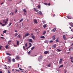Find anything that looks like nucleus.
Instances as JSON below:
<instances>
[{
	"label": "nucleus",
	"mask_w": 73,
	"mask_h": 73,
	"mask_svg": "<svg viewBox=\"0 0 73 73\" xmlns=\"http://www.w3.org/2000/svg\"><path fill=\"white\" fill-rule=\"evenodd\" d=\"M42 56H40L38 57V60L39 61H41V60H42Z\"/></svg>",
	"instance_id": "obj_1"
},
{
	"label": "nucleus",
	"mask_w": 73,
	"mask_h": 73,
	"mask_svg": "<svg viewBox=\"0 0 73 73\" xmlns=\"http://www.w3.org/2000/svg\"><path fill=\"white\" fill-rule=\"evenodd\" d=\"M37 14L38 15H42V12L40 11H38L37 13Z\"/></svg>",
	"instance_id": "obj_2"
},
{
	"label": "nucleus",
	"mask_w": 73,
	"mask_h": 73,
	"mask_svg": "<svg viewBox=\"0 0 73 73\" xmlns=\"http://www.w3.org/2000/svg\"><path fill=\"white\" fill-rule=\"evenodd\" d=\"M69 25H70V26L71 27H73V24L72 23H69Z\"/></svg>",
	"instance_id": "obj_3"
},
{
	"label": "nucleus",
	"mask_w": 73,
	"mask_h": 73,
	"mask_svg": "<svg viewBox=\"0 0 73 73\" xmlns=\"http://www.w3.org/2000/svg\"><path fill=\"white\" fill-rule=\"evenodd\" d=\"M62 60H63V59L60 58V61H59V63L60 64H61L62 63Z\"/></svg>",
	"instance_id": "obj_4"
},
{
	"label": "nucleus",
	"mask_w": 73,
	"mask_h": 73,
	"mask_svg": "<svg viewBox=\"0 0 73 73\" xmlns=\"http://www.w3.org/2000/svg\"><path fill=\"white\" fill-rule=\"evenodd\" d=\"M16 58L17 60H19L20 58L18 56H17L16 57Z\"/></svg>",
	"instance_id": "obj_5"
},
{
	"label": "nucleus",
	"mask_w": 73,
	"mask_h": 73,
	"mask_svg": "<svg viewBox=\"0 0 73 73\" xmlns=\"http://www.w3.org/2000/svg\"><path fill=\"white\" fill-rule=\"evenodd\" d=\"M56 28H54V29L52 30L51 31H52V32H55L56 31Z\"/></svg>",
	"instance_id": "obj_6"
},
{
	"label": "nucleus",
	"mask_w": 73,
	"mask_h": 73,
	"mask_svg": "<svg viewBox=\"0 0 73 73\" xmlns=\"http://www.w3.org/2000/svg\"><path fill=\"white\" fill-rule=\"evenodd\" d=\"M53 47L54 48H56V44H55L53 45Z\"/></svg>",
	"instance_id": "obj_7"
},
{
	"label": "nucleus",
	"mask_w": 73,
	"mask_h": 73,
	"mask_svg": "<svg viewBox=\"0 0 73 73\" xmlns=\"http://www.w3.org/2000/svg\"><path fill=\"white\" fill-rule=\"evenodd\" d=\"M34 11H36V12H38V10H36L37 9L36 8H34Z\"/></svg>",
	"instance_id": "obj_8"
},
{
	"label": "nucleus",
	"mask_w": 73,
	"mask_h": 73,
	"mask_svg": "<svg viewBox=\"0 0 73 73\" xmlns=\"http://www.w3.org/2000/svg\"><path fill=\"white\" fill-rule=\"evenodd\" d=\"M8 61L9 62H11V58H9L8 59Z\"/></svg>",
	"instance_id": "obj_9"
},
{
	"label": "nucleus",
	"mask_w": 73,
	"mask_h": 73,
	"mask_svg": "<svg viewBox=\"0 0 73 73\" xmlns=\"http://www.w3.org/2000/svg\"><path fill=\"white\" fill-rule=\"evenodd\" d=\"M30 35V34H29V33H27L25 35V36L27 37V36H29Z\"/></svg>",
	"instance_id": "obj_10"
},
{
	"label": "nucleus",
	"mask_w": 73,
	"mask_h": 73,
	"mask_svg": "<svg viewBox=\"0 0 73 73\" xmlns=\"http://www.w3.org/2000/svg\"><path fill=\"white\" fill-rule=\"evenodd\" d=\"M69 50L70 51V50H73V48L72 47H70L69 49Z\"/></svg>",
	"instance_id": "obj_11"
},
{
	"label": "nucleus",
	"mask_w": 73,
	"mask_h": 73,
	"mask_svg": "<svg viewBox=\"0 0 73 73\" xmlns=\"http://www.w3.org/2000/svg\"><path fill=\"white\" fill-rule=\"evenodd\" d=\"M38 6L39 9H41V5H38Z\"/></svg>",
	"instance_id": "obj_12"
},
{
	"label": "nucleus",
	"mask_w": 73,
	"mask_h": 73,
	"mask_svg": "<svg viewBox=\"0 0 73 73\" xmlns=\"http://www.w3.org/2000/svg\"><path fill=\"white\" fill-rule=\"evenodd\" d=\"M29 42H33V41H32V39H29Z\"/></svg>",
	"instance_id": "obj_13"
},
{
	"label": "nucleus",
	"mask_w": 73,
	"mask_h": 73,
	"mask_svg": "<svg viewBox=\"0 0 73 73\" xmlns=\"http://www.w3.org/2000/svg\"><path fill=\"white\" fill-rule=\"evenodd\" d=\"M63 38L65 40H66V37H65V35H63Z\"/></svg>",
	"instance_id": "obj_14"
},
{
	"label": "nucleus",
	"mask_w": 73,
	"mask_h": 73,
	"mask_svg": "<svg viewBox=\"0 0 73 73\" xmlns=\"http://www.w3.org/2000/svg\"><path fill=\"white\" fill-rule=\"evenodd\" d=\"M53 40H56V38H55V35H54L52 37Z\"/></svg>",
	"instance_id": "obj_15"
},
{
	"label": "nucleus",
	"mask_w": 73,
	"mask_h": 73,
	"mask_svg": "<svg viewBox=\"0 0 73 73\" xmlns=\"http://www.w3.org/2000/svg\"><path fill=\"white\" fill-rule=\"evenodd\" d=\"M67 18L68 19H71V18H72V17L70 16H68Z\"/></svg>",
	"instance_id": "obj_16"
},
{
	"label": "nucleus",
	"mask_w": 73,
	"mask_h": 73,
	"mask_svg": "<svg viewBox=\"0 0 73 73\" xmlns=\"http://www.w3.org/2000/svg\"><path fill=\"white\" fill-rule=\"evenodd\" d=\"M57 51L58 52H61V50L58 49Z\"/></svg>",
	"instance_id": "obj_17"
},
{
	"label": "nucleus",
	"mask_w": 73,
	"mask_h": 73,
	"mask_svg": "<svg viewBox=\"0 0 73 73\" xmlns=\"http://www.w3.org/2000/svg\"><path fill=\"white\" fill-rule=\"evenodd\" d=\"M49 53V51H45L44 52V54H47Z\"/></svg>",
	"instance_id": "obj_18"
},
{
	"label": "nucleus",
	"mask_w": 73,
	"mask_h": 73,
	"mask_svg": "<svg viewBox=\"0 0 73 73\" xmlns=\"http://www.w3.org/2000/svg\"><path fill=\"white\" fill-rule=\"evenodd\" d=\"M6 54H7V55H8V56H12V55H11V54L9 53H6Z\"/></svg>",
	"instance_id": "obj_19"
},
{
	"label": "nucleus",
	"mask_w": 73,
	"mask_h": 73,
	"mask_svg": "<svg viewBox=\"0 0 73 73\" xmlns=\"http://www.w3.org/2000/svg\"><path fill=\"white\" fill-rule=\"evenodd\" d=\"M31 37L33 39V40H35V36H31Z\"/></svg>",
	"instance_id": "obj_20"
},
{
	"label": "nucleus",
	"mask_w": 73,
	"mask_h": 73,
	"mask_svg": "<svg viewBox=\"0 0 73 73\" xmlns=\"http://www.w3.org/2000/svg\"><path fill=\"white\" fill-rule=\"evenodd\" d=\"M43 28H46V24L44 25L43 26Z\"/></svg>",
	"instance_id": "obj_21"
},
{
	"label": "nucleus",
	"mask_w": 73,
	"mask_h": 73,
	"mask_svg": "<svg viewBox=\"0 0 73 73\" xmlns=\"http://www.w3.org/2000/svg\"><path fill=\"white\" fill-rule=\"evenodd\" d=\"M18 37L19 38H21V35L19 34L18 36Z\"/></svg>",
	"instance_id": "obj_22"
},
{
	"label": "nucleus",
	"mask_w": 73,
	"mask_h": 73,
	"mask_svg": "<svg viewBox=\"0 0 73 73\" xmlns=\"http://www.w3.org/2000/svg\"><path fill=\"white\" fill-rule=\"evenodd\" d=\"M34 23H35L36 24H37L38 23L37 21V20H34Z\"/></svg>",
	"instance_id": "obj_23"
},
{
	"label": "nucleus",
	"mask_w": 73,
	"mask_h": 73,
	"mask_svg": "<svg viewBox=\"0 0 73 73\" xmlns=\"http://www.w3.org/2000/svg\"><path fill=\"white\" fill-rule=\"evenodd\" d=\"M41 38H45V37L44 36H41L40 37Z\"/></svg>",
	"instance_id": "obj_24"
},
{
	"label": "nucleus",
	"mask_w": 73,
	"mask_h": 73,
	"mask_svg": "<svg viewBox=\"0 0 73 73\" xmlns=\"http://www.w3.org/2000/svg\"><path fill=\"white\" fill-rule=\"evenodd\" d=\"M35 46H34L33 47L31 48V50H33V49H35Z\"/></svg>",
	"instance_id": "obj_25"
},
{
	"label": "nucleus",
	"mask_w": 73,
	"mask_h": 73,
	"mask_svg": "<svg viewBox=\"0 0 73 73\" xmlns=\"http://www.w3.org/2000/svg\"><path fill=\"white\" fill-rule=\"evenodd\" d=\"M17 44L18 45H19V41H17Z\"/></svg>",
	"instance_id": "obj_26"
},
{
	"label": "nucleus",
	"mask_w": 73,
	"mask_h": 73,
	"mask_svg": "<svg viewBox=\"0 0 73 73\" xmlns=\"http://www.w3.org/2000/svg\"><path fill=\"white\" fill-rule=\"evenodd\" d=\"M42 23H43V24H45L46 23V21H42Z\"/></svg>",
	"instance_id": "obj_27"
},
{
	"label": "nucleus",
	"mask_w": 73,
	"mask_h": 73,
	"mask_svg": "<svg viewBox=\"0 0 73 73\" xmlns=\"http://www.w3.org/2000/svg\"><path fill=\"white\" fill-rule=\"evenodd\" d=\"M53 41H54V40H50L49 41V42L50 43H52V42H53Z\"/></svg>",
	"instance_id": "obj_28"
},
{
	"label": "nucleus",
	"mask_w": 73,
	"mask_h": 73,
	"mask_svg": "<svg viewBox=\"0 0 73 73\" xmlns=\"http://www.w3.org/2000/svg\"><path fill=\"white\" fill-rule=\"evenodd\" d=\"M23 11L25 12H25H27V11L25 10V9H24L23 10Z\"/></svg>",
	"instance_id": "obj_29"
},
{
	"label": "nucleus",
	"mask_w": 73,
	"mask_h": 73,
	"mask_svg": "<svg viewBox=\"0 0 73 73\" xmlns=\"http://www.w3.org/2000/svg\"><path fill=\"white\" fill-rule=\"evenodd\" d=\"M9 45H6L5 46L6 49H8V46Z\"/></svg>",
	"instance_id": "obj_30"
},
{
	"label": "nucleus",
	"mask_w": 73,
	"mask_h": 73,
	"mask_svg": "<svg viewBox=\"0 0 73 73\" xmlns=\"http://www.w3.org/2000/svg\"><path fill=\"white\" fill-rule=\"evenodd\" d=\"M18 35V33H16L15 35V37H17V36Z\"/></svg>",
	"instance_id": "obj_31"
},
{
	"label": "nucleus",
	"mask_w": 73,
	"mask_h": 73,
	"mask_svg": "<svg viewBox=\"0 0 73 73\" xmlns=\"http://www.w3.org/2000/svg\"><path fill=\"white\" fill-rule=\"evenodd\" d=\"M63 65H60V66H59V68H62V67H63Z\"/></svg>",
	"instance_id": "obj_32"
},
{
	"label": "nucleus",
	"mask_w": 73,
	"mask_h": 73,
	"mask_svg": "<svg viewBox=\"0 0 73 73\" xmlns=\"http://www.w3.org/2000/svg\"><path fill=\"white\" fill-rule=\"evenodd\" d=\"M28 46V44H27V43H26L25 44V46L26 47H27Z\"/></svg>",
	"instance_id": "obj_33"
},
{
	"label": "nucleus",
	"mask_w": 73,
	"mask_h": 73,
	"mask_svg": "<svg viewBox=\"0 0 73 73\" xmlns=\"http://www.w3.org/2000/svg\"><path fill=\"white\" fill-rule=\"evenodd\" d=\"M7 30H5L3 31V33H6V32H7Z\"/></svg>",
	"instance_id": "obj_34"
},
{
	"label": "nucleus",
	"mask_w": 73,
	"mask_h": 73,
	"mask_svg": "<svg viewBox=\"0 0 73 73\" xmlns=\"http://www.w3.org/2000/svg\"><path fill=\"white\" fill-rule=\"evenodd\" d=\"M55 42H58V38H57L56 40H55Z\"/></svg>",
	"instance_id": "obj_35"
},
{
	"label": "nucleus",
	"mask_w": 73,
	"mask_h": 73,
	"mask_svg": "<svg viewBox=\"0 0 73 73\" xmlns=\"http://www.w3.org/2000/svg\"><path fill=\"white\" fill-rule=\"evenodd\" d=\"M17 9H15V13H17Z\"/></svg>",
	"instance_id": "obj_36"
},
{
	"label": "nucleus",
	"mask_w": 73,
	"mask_h": 73,
	"mask_svg": "<svg viewBox=\"0 0 73 73\" xmlns=\"http://www.w3.org/2000/svg\"><path fill=\"white\" fill-rule=\"evenodd\" d=\"M29 44L30 45V46H30V47H31V46H32V44H31V43L30 42L29 43Z\"/></svg>",
	"instance_id": "obj_37"
},
{
	"label": "nucleus",
	"mask_w": 73,
	"mask_h": 73,
	"mask_svg": "<svg viewBox=\"0 0 73 73\" xmlns=\"http://www.w3.org/2000/svg\"><path fill=\"white\" fill-rule=\"evenodd\" d=\"M70 59H71V61L72 62V61H73L72 60H73V57H71L70 58Z\"/></svg>",
	"instance_id": "obj_38"
},
{
	"label": "nucleus",
	"mask_w": 73,
	"mask_h": 73,
	"mask_svg": "<svg viewBox=\"0 0 73 73\" xmlns=\"http://www.w3.org/2000/svg\"><path fill=\"white\" fill-rule=\"evenodd\" d=\"M10 42H12V41H11V40L9 41L8 42V44H9V43H10Z\"/></svg>",
	"instance_id": "obj_39"
},
{
	"label": "nucleus",
	"mask_w": 73,
	"mask_h": 73,
	"mask_svg": "<svg viewBox=\"0 0 73 73\" xmlns=\"http://www.w3.org/2000/svg\"><path fill=\"white\" fill-rule=\"evenodd\" d=\"M46 33V31H44L43 33V35H45Z\"/></svg>",
	"instance_id": "obj_40"
},
{
	"label": "nucleus",
	"mask_w": 73,
	"mask_h": 73,
	"mask_svg": "<svg viewBox=\"0 0 73 73\" xmlns=\"http://www.w3.org/2000/svg\"><path fill=\"white\" fill-rule=\"evenodd\" d=\"M31 50L29 51V52H28V54H30V53H31Z\"/></svg>",
	"instance_id": "obj_41"
},
{
	"label": "nucleus",
	"mask_w": 73,
	"mask_h": 73,
	"mask_svg": "<svg viewBox=\"0 0 73 73\" xmlns=\"http://www.w3.org/2000/svg\"><path fill=\"white\" fill-rule=\"evenodd\" d=\"M15 61H16V60H15V59H13V62H15Z\"/></svg>",
	"instance_id": "obj_42"
},
{
	"label": "nucleus",
	"mask_w": 73,
	"mask_h": 73,
	"mask_svg": "<svg viewBox=\"0 0 73 73\" xmlns=\"http://www.w3.org/2000/svg\"><path fill=\"white\" fill-rule=\"evenodd\" d=\"M19 71H20V70H16V72H19Z\"/></svg>",
	"instance_id": "obj_43"
},
{
	"label": "nucleus",
	"mask_w": 73,
	"mask_h": 73,
	"mask_svg": "<svg viewBox=\"0 0 73 73\" xmlns=\"http://www.w3.org/2000/svg\"><path fill=\"white\" fill-rule=\"evenodd\" d=\"M11 24H12V23H10L9 25V26H11Z\"/></svg>",
	"instance_id": "obj_44"
},
{
	"label": "nucleus",
	"mask_w": 73,
	"mask_h": 73,
	"mask_svg": "<svg viewBox=\"0 0 73 73\" xmlns=\"http://www.w3.org/2000/svg\"><path fill=\"white\" fill-rule=\"evenodd\" d=\"M30 46H29L27 48H26V49H27V50H28V49H29V48H30Z\"/></svg>",
	"instance_id": "obj_45"
},
{
	"label": "nucleus",
	"mask_w": 73,
	"mask_h": 73,
	"mask_svg": "<svg viewBox=\"0 0 73 73\" xmlns=\"http://www.w3.org/2000/svg\"><path fill=\"white\" fill-rule=\"evenodd\" d=\"M45 43H46V44H48V42L46 40L45 41Z\"/></svg>",
	"instance_id": "obj_46"
},
{
	"label": "nucleus",
	"mask_w": 73,
	"mask_h": 73,
	"mask_svg": "<svg viewBox=\"0 0 73 73\" xmlns=\"http://www.w3.org/2000/svg\"><path fill=\"white\" fill-rule=\"evenodd\" d=\"M5 24H2V27H4V26H5Z\"/></svg>",
	"instance_id": "obj_47"
},
{
	"label": "nucleus",
	"mask_w": 73,
	"mask_h": 73,
	"mask_svg": "<svg viewBox=\"0 0 73 73\" xmlns=\"http://www.w3.org/2000/svg\"><path fill=\"white\" fill-rule=\"evenodd\" d=\"M23 19H22L20 21V22H21L23 20Z\"/></svg>",
	"instance_id": "obj_48"
},
{
	"label": "nucleus",
	"mask_w": 73,
	"mask_h": 73,
	"mask_svg": "<svg viewBox=\"0 0 73 73\" xmlns=\"http://www.w3.org/2000/svg\"><path fill=\"white\" fill-rule=\"evenodd\" d=\"M48 67H50V63L48 65Z\"/></svg>",
	"instance_id": "obj_49"
},
{
	"label": "nucleus",
	"mask_w": 73,
	"mask_h": 73,
	"mask_svg": "<svg viewBox=\"0 0 73 73\" xmlns=\"http://www.w3.org/2000/svg\"><path fill=\"white\" fill-rule=\"evenodd\" d=\"M44 5H48V4H47V3H44Z\"/></svg>",
	"instance_id": "obj_50"
},
{
	"label": "nucleus",
	"mask_w": 73,
	"mask_h": 73,
	"mask_svg": "<svg viewBox=\"0 0 73 73\" xmlns=\"http://www.w3.org/2000/svg\"><path fill=\"white\" fill-rule=\"evenodd\" d=\"M7 23V21H5V25H6Z\"/></svg>",
	"instance_id": "obj_51"
},
{
	"label": "nucleus",
	"mask_w": 73,
	"mask_h": 73,
	"mask_svg": "<svg viewBox=\"0 0 73 73\" xmlns=\"http://www.w3.org/2000/svg\"><path fill=\"white\" fill-rule=\"evenodd\" d=\"M19 69L20 70H23L22 69H21V68H19Z\"/></svg>",
	"instance_id": "obj_52"
},
{
	"label": "nucleus",
	"mask_w": 73,
	"mask_h": 73,
	"mask_svg": "<svg viewBox=\"0 0 73 73\" xmlns=\"http://www.w3.org/2000/svg\"><path fill=\"white\" fill-rule=\"evenodd\" d=\"M50 3H49L48 4V5H48V6H50Z\"/></svg>",
	"instance_id": "obj_53"
},
{
	"label": "nucleus",
	"mask_w": 73,
	"mask_h": 73,
	"mask_svg": "<svg viewBox=\"0 0 73 73\" xmlns=\"http://www.w3.org/2000/svg\"><path fill=\"white\" fill-rule=\"evenodd\" d=\"M23 48L24 50H25V46H23Z\"/></svg>",
	"instance_id": "obj_54"
},
{
	"label": "nucleus",
	"mask_w": 73,
	"mask_h": 73,
	"mask_svg": "<svg viewBox=\"0 0 73 73\" xmlns=\"http://www.w3.org/2000/svg\"><path fill=\"white\" fill-rule=\"evenodd\" d=\"M64 73H66V70H64Z\"/></svg>",
	"instance_id": "obj_55"
},
{
	"label": "nucleus",
	"mask_w": 73,
	"mask_h": 73,
	"mask_svg": "<svg viewBox=\"0 0 73 73\" xmlns=\"http://www.w3.org/2000/svg\"><path fill=\"white\" fill-rule=\"evenodd\" d=\"M8 73H11V72H10V71L9 70H8Z\"/></svg>",
	"instance_id": "obj_56"
},
{
	"label": "nucleus",
	"mask_w": 73,
	"mask_h": 73,
	"mask_svg": "<svg viewBox=\"0 0 73 73\" xmlns=\"http://www.w3.org/2000/svg\"><path fill=\"white\" fill-rule=\"evenodd\" d=\"M3 23H5V20H3Z\"/></svg>",
	"instance_id": "obj_57"
},
{
	"label": "nucleus",
	"mask_w": 73,
	"mask_h": 73,
	"mask_svg": "<svg viewBox=\"0 0 73 73\" xmlns=\"http://www.w3.org/2000/svg\"><path fill=\"white\" fill-rule=\"evenodd\" d=\"M21 24H22V27H23V26H24V25H23V23H21Z\"/></svg>",
	"instance_id": "obj_58"
},
{
	"label": "nucleus",
	"mask_w": 73,
	"mask_h": 73,
	"mask_svg": "<svg viewBox=\"0 0 73 73\" xmlns=\"http://www.w3.org/2000/svg\"><path fill=\"white\" fill-rule=\"evenodd\" d=\"M8 18H7V19H6V21H5L7 22V21H8Z\"/></svg>",
	"instance_id": "obj_59"
},
{
	"label": "nucleus",
	"mask_w": 73,
	"mask_h": 73,
	"mask_svg": "<svg viewBox=\"0 0 73 73\" xmlns=\"http://www.w3.org/2000/svg\"><path fill=\"white\" fill-rule=\"evenodd\" d=\"M11 15H14L13 13L12 12H11Z\"/></svg>",
	"instance_id": "obj_60"
},
{
	"label": "nucleus",
	"mask_w": 73,
	"mask_h": 73,
	"mask_svg": "<svg viewBox=\"0 0 73 73\" xmlns=\"http://www.w3.org/2000/svg\"><path fill=\"white\" fill-rule=\"evenodd\" d=\"M1 38H2L3 39H4V37H0Z\"/></svg>",
	"instance_id": "obj_61"
},
{
	"label": "nucleus",
	"mask_w": 73,
	"mask_h": 73,
	"mask_svg": "<svg viewBox=\"0 0 73 73\" xmlns=\"http://www.w3.org/2000/svg\"><path fill=\"white\" fill-rule=\"evenodd\" d=\"M71 32H73V29H71Z\"/></svg>",
	"instance_id": "obj_62"
},
{
	"label": "nucleus",
	"mask_w": 73,
	"mask_h": 73,
	"mask_svg": "<svg viewBox=\"0 0 73 73\" xmlns=\"http://www.w3.org/2000/svg\"><path fill=\"white\" fill-rule=\"evenodd\" d=\"M71 46H73V42H72V43Z\"/></svg>",
	"instance_id": "obj_63"
},
{
	"label": "nucleus",
	"mask_w": 73,
	"mask_h": 73,
	"mask_svg": "<svg viewBox=\"0 0 73 73\" xmlns=\"http://www.w3.org/2000/svg\"><path fill=\"white\" fill-rule=\"evenodd\" d=\"M2 73V71L1 70L0 71V73Z\"/></svg>",
	"instance_id": "obj_64"
}]
</instances>
